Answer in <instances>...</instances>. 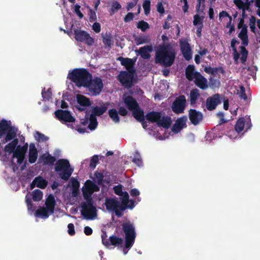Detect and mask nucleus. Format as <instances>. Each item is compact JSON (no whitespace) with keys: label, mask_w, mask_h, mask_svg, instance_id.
Instances as JSON below:
<instances>
[{"label":"nucleus","mask_w":260,"mask_h":260,"mask_svg":"<svg viewBox=\"0 0 260 260\" xmlns=\"http://www.w3.org/2000/svg\"><path fill=\"white\" fill-rule=\"evenodd\" d=\"M132 161L139 167H141L143 165L142 160L141 158L140 154L138 152H136V153L134 154V157Z\"/></svg>","instance_id":"obj_48"},{"label":"nucleus","mask_w":260,"mask_h":260,"mask_svg":"<svg viewBox=\"0 0 260 260\" xmlns=\"http://www.w3.org/2000/svg\"><path fill=\"white\" fill-rule=\"evenodd\" d=\"M55 115L56 118L62 123L74 122L76 120L68 110L58 109L55 112Z\"/></svg>","instance_id":"obj_13"},{"label":"nucleus","mask_w":260,"mask_h":260,"mask_svg":"<svg viewBox=\"0 0 260 260\" xmlns=\"http://www.w3.org/2000/svg\"><path fill=\"white\" fill-rule=\"evenodd\" d=\"M218 70L219 68L216 67L212 68L211 67H206L204 69V71L206 73L212 74L213 75H215Z\"/></svg>","instance_id":"obj_53"},{"label":"nucleus","mask_w":260,"mask_h":260,"mask_svg":"<svg viewBox=\"0 0 260 260\" xmlns=\"http://www.w3.org/2000/svg\"><path fill=\"white\" fill-rule=\"evenodd\" d=\"M176 54L175 49L170 44L159 45L155 52V62L170 67L174 63Z\"/></svg>","instance_id":"obj_1"},{"label":"nucleus","mask_w":260,"mask_h":260,"mask_svg":"<svg viewBox=\"0 0 260 260\" xmlns=\"http://www.w3.org/2000/svg\"><path fill=\"white\" fill-rule=\"evenodd\" d=\"M132 112L133 116L137 121H143L145 119L144 111L140 108L139 106V108H137L136 109L133 110Z\"/></svg>","instance_id":"obj_30"},{"label":"nucleus","mask_w":260,"mask_h":260,"mask_svg":"<svg viewBox=\"0 0 260 260\" xmlns=\"http://www.w3.org/2000/svg\"><path fill=\"white\" fill-rule=\"evenodd\" d=\"M186 100L183 95L177 97L173 102L172 106V111L176 114L184 113L186 107Z\"/></svg>","instance_id":"obj_12"},{"label":"nucleus","mask_w":260,"mask_h":260,"mask_svg":"<svg viewBox=\"0 0 260 260\" xmlns=\"http://www.w3.org/2000/svg\"><path fill=\"white\" fill-rule=\"evenodd\" d=\"M38 150L35 146V145L31 143L29 145V152H28V161L30 164L35 163L38 158Z\"/></svg>","instance_id":"obj_25"},{"label":"nucleus","mask_w":260,"mask_h":260,"mask_svg":"<svg viewBox=\"0 0 260 260\" xmlns=\"http://www.w3.org/2000/svg\"><path fill=\"white\" fill-rule=\"evenodd\" d=\"M150 1L144 0L142 5L144 13L145 15H148L150 12Z\"/></svg>","instance_id":"obj_46"},{"label":"nucleus","mask_w":260,"mask_h":260,"mask_svg":"<svg viewBox=\"0 0 260 260\" xmlns=\"http://www.w3.org/2000/svg\"><path fill=\"white\" fill-rule=\"evenodd\" d=\"M45 205L46 209L49 211L50 214L54 213V208L55 206V201L53 196L50 194L47 198Z\"/></svg>","instance_id":"obj_27"},{"label":"nucleus","mask_w":260,"mask_h":260,"mask_svg":"<svg viewBox=\"0 0 260 260\" xmlns=\"http://www.w3.org/2000/svg\"><path fill=\"white\" fill-rule=\"evenodd\" d=\"M200 96L199 90L197 89H192L190 93V104L191 105L196 103L197 100Z\"/></svg>","instance_id":"obj_36"},{"label":"nucleus","mask_w":260,"mask_h":260,"mask_svg":"<svg viewBox=\"0 0 260 260\" xmlns=\"http://www.w3.org/2000/svg\"><path fill=\"white\" fill-rule=\"evenodd\" d=\"M49 211L44 207H40L36 211V214L37 216H41L43 218H47L49 217Z\"/></svg>","instance_id":"obj_37"},{"label":"nucleus","mask_w":260,"mask_h":260,"mask_svg":"<svg viewBox=\"0 0 260 260\" xmlns=\"http://www.w3.org/2000/svg\"><path fill=\"white\" fill-rule=\"evenodd\" d=\"M6 135L5 142L13 140L16 136V130L11 125L10 121L3 119L0 121V138Z\"/></svg>","instance_id":"obj_7"},{"label":"nucleus","mask_w":260,"mask_h":260,"mask_svg":"<svg viewBox=\"0 0 260 260\" xmlns=\"http://www.w3.org/2000/svg\"><path fill=\"white\" fill-rule=\"evenodd\" d=\"M71 182L72 185V188H79L80 182L77 180V179L72 177L71 179Z\"/></svg>","instance_id":"obj_57"},{"label":"nucleus","mask_w":260,"mask_h":260,"mask_svg":"<svg viewBox=\"0 0 260 260\" xmlns=\"http://www.w3.org/2000/svg\"><path fill=\"white\" fill-rule=\"evenodd\" d=\"M122 232L125 236L124 246L123 252L126 254L133 246L137 236L135 227L133 223L129 220L123 222L121 224Z\"/></svg>","instance_id":"obj_2"},{"label":"nucleus","mask_w":260,"mask_h":260,"mask_svg":"<svg viewBox=\"0 0 260 260\" xmlns=\"http://www.w3.org/2000/svg\"><path fill=\"white\" fill-rule=\"evenodd\" d=\"M205 0H197L198 4L196 6V11L197 12H200L201 6L202 5V9L201 10V12H203V10L205 9V5L204 4Z\"/></svg>","instance_id":"obj_54"},{"label":"nucleus","mask_w":260,"mask_h":260,"mask_svg":"<svg viewBox=\"0 0 260 260\" xmlns=\"http://www.w3.org/2000/svg\"><path fill=\"white\" fill-rule=\"evenodd\" d=\"M73 169L71 168L69 161L67 159H60L57 161L55 171L59 173V177L64 181H68L71 176Z\"/></svg>","instance_id":"obj_6"},{"label":"nucleus","mask_w":260,"mask_h":260,"mask_svg":"<svg viewBox=\"0 0 260 260\" xmlns=\"http://www.w3.org/2000/svg\"><path fill=\"white\" fill-rule=\"evenodd\" d=\"M113 190L114 193L119 196H121V194L123 192L122 191V186L120 184L115 186L113 187Z\"/></svg>","instance_id":"obj_55"},{"label":"nucleus","mask_w":260,"mask_h":260,"mask_svg":"<svg viewBox=\"0 0 260 260\" xmlns=\"http://www.w3.org/2000/svg\"><path fill=\"white\" fill-rule=\"evenodd\" d=\"M204 18L203 16H200L198 14L193 16V24L195 26H203V20Z\"/></svg>","instance_id":"obj_42"},{"label":"nucleus","mask_w":260,"mask_h":260,"mask_svg":"<svg viewBox=\"0 0 260 260\" xmlns=\"http://www.w3.org/2000/svg\"><path fill=\"white\" fill-rule=\"evenodd\" d=\"M98 125V122L97 121L96 117L93 115H90V119L89 121L88 128L90 131H93L96 128Z\"/></svg>","instance_id":"obj_39"},{"label":"nucleus","mask_w":260,"mask_h":260,"mask_svg":"<svg viewBox=\"0 0 260 260\" xmlns=\"http://www.w3.org/2000/svg\"><path fill=\"white\" fill-rule=\"evenodd\" d=\"M80 6L78 4L75 5L74 6V12L78 16L80 19H82L83 17V14L80 10Z\"/></svg>","instance_id":"obj_61"},{"label":"nucleus","mask_w":260,"mask_h":260,"mask_svg":"<svg viewBox=\"0 0 260 260\" xmlns=\"http://www.w3.org/2000/svg\"><path fill=\"white\" fill-rule=\"evenodd\" d=\"M43 160L45 165L52 166L55 161L56 158L54 156L48 154L46 156H43Z\"/></svg>","instance_id":"obj_41"},{"label":"nucleus","mask_w":260,"mask_h":260,"mask_svg":"<svg viewBox=\"0 0 260 260\" xmlns=\"http://www.w3.org/2000/svg\"><path fill=\"white\" fill-rule=\"evenodd\" d=\"M134 17V14L132 12H128L124 17V21L125 22H128L133 20Z\"/></svg>","instance_id":"obj_63"},{"label":"nucleus","mask_w":260,"mask_h":260,"mask_svg":"<svg viewBox=\"0 0 260 260\" xmlns=\"http://www.w3.org/2000/svg\"><path fill=\"white\" fill-rule=\"evenodd\" d=\"M89 19L90 22L94 21L96 20V15L94 11L92 9L89 10L88 13Z\"/></svg>","instance_id":"obj_60"},{"label":"nucleus","mask_w":260,"mask_h":260,"mask_svg":"<svg viewBox=\"0 0 260 260\" xmlns=\"http://www.w3.org/2000/svg\"><path fill=\"white\" fill-rule=\"evenodd\" d=\"M187 117L185 116L178 118L172 126V131L175 133H179L186 126Z\"/></svg>","instance_id":"obj_19"},{"label":"nucleus","mask_w":260,"mask_h":260,"mask_svg":"<svg viewBox=\"0 0 260 260\" xmlns=\"http://www.w3.org/2000/svg\"><path fill=\"white\" fill-rule=\"evenodd\" d=\"M171 122V119L170 117L165 116H162L161 115V118H160V120H159L157 125L158 126H161L166 129H168L170 126Z\"/></svg>","instance_id":"obj_28"},{"label":"nucleus","mask_w":260,"mask_h":260,"mask_svg":"<svg viewBox=\"0 0 260 260\" xmlns=\"http://www.w3.org/2000/svg\"><path fill=\"white\" fill-rule=\"evenodd\" d=\"M105 206L107 210L114 211L116 215L120 217L123 215V212L120 207V203L115 198H107L105 201Z\"/></svg>","instance_id":"obj_11"},{"label":"nucleus","mask_w":260,"mask_h":260,"mask_svg":"<svg viewBox=\"0 0 260 260\" xmlns=\"http://www.w3.org/2000/svg\"><path fill=\"white\" fill-rule=\"evenodd\" d=\"M84 87L88 90L91 95L97 96L102 92L104 85L100 77H95L93 79L90 78Z\"/></svg>","instance_id":"obj_8"},{"label":"nucleus","mask_w":260,"mask_h":260,"mask_svg":"<svg viewBox=\"0 0 260 260\" xmlns=\"http://www.w3.org/2000/svg\"><path fill=\"white\" fill-rule=\"evenodd\" d=\"M135 42L137 45H139L147 42V39L145 37H139L135 39Z\"/></svg>","instance_id":"obj_56"},{"label":"nucleus","mask_w":260,"mask_h":260,"mask_svg":"<svg viewBox=\"0 0 260 260\" xmlns=\"http://www.w3.org/2000/svg\"><path fill=\"white\" fill-rule=\"evenodd\" d=\"M156 9L157 11L161 14H163L165 13V9L161 2H158L157 3Z\"/></svg>","instance_id":"obj_64"},{"label":"nucleus","mask_w":260,"mask_h":260,"mask_svg":"<svg viewBox=\"0 0 260 260\" xmlns=\"http://www.w3.org/2000/svg\"><path fill=\"white\" fill-rule=\"evenodd\" d=\"M119 196L121 199V202L120 203L121 210L124 211L127 208L126 203H129V194L126 191H124L121 194V196Z\"/></svg>","instance_id":"obj_31"},{"label":"nucleus","mask_w":260,"mask_h":260,"mask_svg":"<svg viewBox=\"0 0 260 260\" xmlns=\"http://www.w3.org/2000/svg\"><path fill=\"white\" fill-rule=\"evenodd\" d=\"M110 245L114 246H119L121 245L123 242L122 238L118 237L114 235H112L109 237Z\"/></svg>","instance_id":"obj_33"},{"label":"nucleus","mask_w":260,"mask_h":260,"mask_svg":"<svg viewBox=\"0 0 260 260\" xmlns=\"http://www.w3.org/2000/svg\"><path fill=\"white\" fill-rule=\"evenodd\" d=\"M42 97L44 99L46 100H49L52 96V92L51 88L48 89L46 91L45 88L42 91Z\"/></svg>","instance_id":"obj_51"},{"label":"nucleus","mask_w":260,"mask_h":260,"mask_svg":"<svg viewBox=\"0 0 260 260\" xmlns=\"http://www.w3.org/2000/svg\"><path fill=\"white\" fill-rule=\"evenodd\" d=\"M81 215L87 220L92 219L96 216V210L92 201H87L81 204Z\"/></svg>","instance_id":"obj_9"},{"label":"nucleus","mask_w":260,"mask_h":260,"mask_svg":"<svg viewBox=\"0 0 260 260\" xmlns=\"http://www.w3.org/2000/svg\"><path fill=\"white\" fill-rule=\"evenodd\" d=\"M219 94H215L208 98L206 101V107L208 110H214L217 106L220 103Z\"/></svg>","instance_id":"obj_16"},{"label":"nucleus","mask_w":260,"mask_h":260,"mask_svg":"<svg viewBox=\"0 0 260 260\" xmlns=\"http://www.w3.org/2000/svg\"><path fill=\"white\" fill-rule=\"evenodd\" d=\"M180 46L181 53L185 60H190L192 58V54L188 42L186 40L180 41Z\"/></svg>","instance_id":"obj_17"},{"label":"nucleus","mask_w":260,"mask_h":260,"mask_svg":"<svg viewBox=\"0 0 260 260\" xmlns=\"http://www.w3.org/2000/svg\"><path fill=\"white\" fill-rule=\"evenodd\" d=\"M43 192L39 189H35L32 192V200L35 202H39L43 198Z\"/></svg>","instance_id":"obj_40"},{"label":"nucleus","mask_w":260,"mask_h":260,"mask_svg":"<svg viewBox=\"0 0 260 260\" xmlns=\"http://www.w3.org/2000/svg\"><path fill=\"white\" fill-rule=\"evenodd\" d=\"M99 156L97 155H93L90 161L89 167L91 169H94L99 162Z\"/></svg>","instance_id":"obj_49"},{"label":"nucleus","mask_w":260,"mask_h":260,"mask_svg":"<svg viewBox=\"0 0 260 260\" xmlns=\"http://www.w3.org/2000/svg\"><path fill=\"white\" fill-rule=\"evenodd\" d=\"M75 39L78 42L83 43L89 46H91L94 43V40L87 31L78 29H74Z\"/></svg>","instance_id":"obj_10"},{"label":"nucleus","mask_w":260,"mask_h":260,"mask_svg":"<svg viewBox=\"0 0 260 260\" xmlns=\"http://www.w3.org/2000/svg\"><path fill=\"white\" fill-rule=\"evenodd\" d=\"M82 193L84 199L87 201H92V199L91 198V194L93 193L92 191L86 188L85 187L82 188Z\"/></svg>","instance_id":"obj_43"},{"label":"nucleus","mask_w":260,"mask_h":260,"mask_svg":"<svg viewBox=\"0 0 260 260\" xmlns=\"http://www.w3.org/2000/svg\"><path fill=\"white\" fill-rule=\"evenodd\" d=\"M161 114L160 112L152 111L148 112L146 114L145 117L148 121L152 123H156L157 124L159 120H160V118H161Z\"/></svg>","instance_id":"obj_26"},{"label":"nucleus","mask_w":260,"mask_h":260,"mask_svg":"<svg viewBox=\"0 0 260 260\" xmlns=\"http://www.w3.org/2000/svg\"><path fill=\"white\" fill-rule=\"evenodd\" d=\"M95 177L96 179V182L99 185H102L104 181V175L101 172H95Z\"/></svg>","instance_id":"obj_52"},{"label":"nucleus","mask_w":260,"mask_h":260,"mask_svg":"<svg viewBox=\"0 0 260 260\" xmlns=\"http://www.w3.org/2000/svg\"><path fill=\"white\" fill-rule=\"evenodd\" d=\"M91 74L85 69H74L68 75V78L78 87H84L88 81L91 78Z\"/></svg>","instance_id":"obj_4"},{"label":"nucleus","mask_w":260,"mask_h":260,"mask_svg":"<svg viewBox=\"0 0 260 260\" xmlns=\"http://www.w3.org/2000/svg\"><path fill=\"white\" fill-rule=\"evenodd\" d=\"M109 102L103 103L101 107L97 106L92 107V112L90 115H93L96 117V116H100L103 115L108 109V107L109 106Z\"/></svg>","instance_id":"obj_22"},{"label":"nucleus","mask_w":260,"mask_h":260,"mask_svg":"<svg viewBox=\"0 0 260 260\" xmlns=\"http://www.w3.org/2000/svg\"><path fill=\"white\" fill-rule=\"evenodd\" d=\"M188 117L191 123L194 125H197L203 120V115L199 111L190 109L188 111Z\"/></svg>","instance_id":"obj_14"},{"label":"nucleus","mask_w":260,"mask_h":260,"mask_svg":"<svg viewBox=\"0 0 260 260\" xmlns=\"http://www.w3.org/2000/svg\"><path fill=\"white\" fill-rule=\"evenodd\" d=\"M194 67L193 65H188L185 70V76L189 81H192L196 76V72H194Z\"/></svg>","instance_id":"obj_32"},{"label":"nucleus","mask_w":260,"mask_h":260,"mask_svg":"<svg viewBox=\"0 0 260 260\" xmlns=\"http://www.w3.org/2000/svg\"><path fill=\"white\" fill-rule=\"evenodd\" d=\"M256 18L253 16H251L249 18V25L250 30L252 32L256 34V27H255Z\"/></svg>","instance_id":"obj_45"},{"label":"nucleus","mask_w":260,"mask_h":260,"mask_svg":"<svg viewBox=\"0 0 260 260\" xmlns=\"http://www.w3.org/2000/svg\"><path fill=\"white\" fill-rule=\"evenodd\" d=\"M36 135L38 136L37 138L39 141L46 142L49 139L48 137L39 132H36Z\"/></svg>","instance_id":"obj_58"},{"label":"nucleus","mask_w":260,"mask_h":260,"mask_svg":"<svg viewBox=\"0 0 260 260\" xmlns=\"http://www.w3.org/2000/svg\"><path fill=\"white\" fill-rule=\"evenodd\" d=\"M152 50V47L151 45H146L140 48L138 50H136L135 52L140 54L141 57L144 59H149L150 57V52Z\"/></svg>","instance_id":"obj_24"},{"label":"nucleus","mask_w":260,"mask_h":260,"mask_svg":"<svg viewBox=\"0 0 260 260\" xmlns=\"http://www.w3.org/2000/svg\"><path fill=\"white\" fill-rule=\"evenodd\" d=\"M239 88L240 90L239 91L238 94L240 98L244 100V101H246L248 98L245 93V87L243 85H241Z\"/></svg>","instance_id":"obj_50"},{"label":"nucleus","mask_w":260,"mask_h":260,"mask_svg":"<svg viewBox=\"0 0 260 260\" xmlns=\"http://www.w3.org/2000/svg\"><path fill=\"white\" fill-rule=\"evenodd\" d=\"M137 58H124L123 57H119L117 60L120 61L121 64L124 66L126 69V71H132V70L136 71L134 68V65L136 61Z\"/></svg>","instance_id":"obj_18"},{"label":"nucleus","mask_w":260,"mask_h":260,"mask_svg":"<svg viewBox=\"0 0 260 260\" xmlns=\"http://www.w3.org/2000/svg\"><path fill=\"white\" fill-rule=\"evenodd\" d=\"M117 79L124 87L131 88L138 82L136 71H121L117 76Z\"/></svg>","instance_id":"obj_5"},{"label":"nucleus","mask_w":260,"mask_h":260,"mask_svg":"<svg viewBox=\"0 0 260 260\" xmlns=\"http://www.w3.org/2000/svg\"><path fill=\"white\" fill-rule=\"evenodd\" d=\"M90 119V115H89L88 112L86 111L84 118L81 119V124L83 125H87Z\"/></svg>","instance_id":"obj_59"},{"label":"nucleus","mask_w":260,"mask_h":260,"mask_svg":"<svg viewBox=\"0 0 260 260\" xmlns=\"http://www.w3.org/2000/svg\"><path fill=\"white\" fill-rule=\"evenodd\" d=\"M47 184L48 182L47 180L43 179L42 177L38 176L36 177L30 184V189H32L36 186L41 189H44L46 187Z\"/></svg>","instance_id":"obj_23"},{"label":"nucleus","mask_w":260,"mask_h":260,"mask_svg":"<svg viewBox=\"0 0 260 260\" xmlns=\"http://www.w3.org/2000/svg\"><path fill=\"white\" fill-rule=\"evenodd\" d=\"M28 144L26 143L23 146L20 145L17 146L15 150L14 151L13 156H24L27 150Z\"/></svg>","instance_id":"obj_29"},{"label":"nucleus","mask_w":260,"mask_h":260,"mask_svg":"<svg viewBox=\"0 0 260 260\" xmlns=\"http://www.w3.org/2000/svg\"><path fill=\"white\" fill-rule=\"evenodd\" d=\"M123 102L126 108L131 111L137 108H139V104L132 96L128 95L124 98Z\"/></svg>","instance_id":"obj_21"},{"label":"nucleus","mask_w":260,"mask_h":260,"mask_svg":"<svg viewBox=\"0 0 260 260\" xmlns=\"http://www.w3.org/2000/svg\"><path fill=\"white\" fill-rule=\"evenodd\" d=\"M237 26L239 29L241 28V30L238 34V36L240 39V40H241L242 44L243 45V46H240L239 47L241 50L240 53L241 54L240 60L241 62L244 64L246 61L248 53L245 47L248 46L249 40L247 26L244 23V18L240 19Z\"/></svg>","instance_id":"obj_3"},{"label":"nucleus","mask_w":260,"mask_h":260,"mask_svg":"<svg viewBox=\"0 0 260 260\" xmlns=\"http://www.w3.org/2000/svg\"><path fill=\"white\" fill-rule=\"evenodd\" d=\"M138 1H139V0H133L132 2L127 3L126 7V9L127 11H129L131 9L135 7L137 5Z\"/></svg>","instance_id":"obj_62"},{"label":"nucleus","mask_w":260,"mask_h":260,"mask_svg":"<svg viewBox=\"0 0 260 260\" xmlns=\"http://www.w3.org/2000/svg\"><path fill=\"white\" fill-rule=\"evenodd\" d=\"M103 43L104 44L105 48H110L111 47V45L112 43L111 37L110 36H107L106 37H103Z\"/></svg>","instance_id":"obj_47"},{"label":"nucleus","mask_w":260,"mask_h":260,"mask_svg":"<svg viewBox=\"0 0 260 260\" xmlns=\"http://www.w3.org/2000/svg\"><path fill=\"white\" fill-rule=\"evenodd\" d=\"M110 117L115 123H118L120 121V118L118 116V113L115 109H112L108 112Z\"/></svg>","instance_id":"obj_38"},{"label":"nucleus","mask_w":260,"mask_h":260,"mask_svg":"<svg viewBox=\"0 0 260 260\" xmlns=\"http://www.w3.org/2000/svg\"><path fill=\"white\" fill-rule=\"evenodd\" d=\"M77 102L79 105L75 106V107L80 112L84 111L85 107H89L91 105V102L88 98L81 94L77 95Z\"/></svg>","instance_id":"obj_15"},{"label":"nucleus","mask_w":260,"mask_h":260,"mask_svg":"<svg viewBox=\"0 0 260 260\" xmlns=\"http://www.w3.org/2000/svg\"><path fill=\"white\" fill-rule=\"evenodd\" d=\"M137 27L142 31H145L147 29L149 28V25L147 22L144 20H141L138 22Z\"/></svg>","instance_id":"obj_44"},{"label":"nucleus","mask_w":260,"mask_h":260,"mask_svg":"<svg viewBox=\"0 0 260 260\" xmlns=\"http://www.w3.org/2000/svg\"><path fill=\"white\" fill-rule=\"evenodd\" d=\"M245 123V119L243 117L240 118L238 119L235 125V130L238 133L241 132L244 127Z\"/></svg>","instance_id":"obj_34"},{"label":"nucleus","mask_w":260,"mask_h":260,"mask_svg":"<svg viewBox=\"0 0 260 260\" xmlns=\"http://www.w3.org/2000/svg\"><path fill=\"white\" fill-rule=\"evenodd\" d=\"M194 79L195 84L201 89L204 90L208 88L207 80L200 72H196Z\"/></svg>","instance_id":"obj_20"},{"label":"nucleus","mask_w":260,"mask_h":260,"mask_svg":"<svg viewBox=\"0 0 260 260\" xmlns=\"http://www.w3.org/2000/svg\"><path fill=\"white\" fill-rule=\"evenodd\" d=\"M121 8V4L116 1H111V8L109 10L110 15H113Z\"/></svg>","instance_id":"obj_35"}]
</instances>
